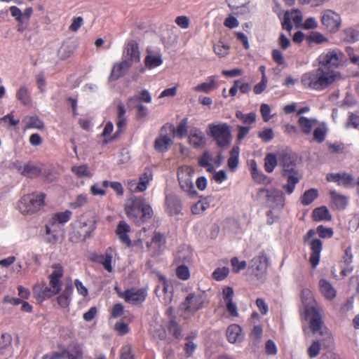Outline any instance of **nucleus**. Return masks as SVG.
I'll use <instances>...</instances> for the list:
<instances>
[{"label":"nucleus","instance_id":"nucleus-1","mask_svg":"<svg viewBox=\"0 0 359 359\" xmlns=\"http://www.w3.org/2000/svg\"><path fill=\"white\" fill-rule=\"evenodd\" d=\"M343 53L333 50L319 57V67L302 76L301 83L306 88L322 90L330 86L339 76L332 68L337 67L342 60Z\"/></svg>","mask_w":359,"mask_h":359},{"label":"nucleus","instance_id":"nucleus-2","mask_svg":"<svg viewBox=\"0 0 359 359\" xmlns=\"http://www.w3.org/2000/svg\"><path fill=\"white\" fill-rule=\"evenodd\" d=\"M301 297L312 332L318 334L323 337V339L330 338V333L323 320L322 310L318 306L311 292L309 289H303Z\"/></svg>","mask_w":359,"mask_h":359},{"label":"nucleus","instance_id":"nucleus-3","mask_svg":"<svg viewBox=\"0 0 359 359\" xmlns=\"http://www.w3.org/2000/svg\"><path fill=\"white\" fill-rule=\"evenodd\" d=\"M278 158L283 167L282 176L287 182L283 189L287 194H291L302 177L297 165V156L291 151L284 150L278 154Z\"/></svg>","mask_w":359,"mask_h":359},{"label":"nucleus","instance_id":"nucleus-4","mask_svg":"<svg viewBox=\"0 0 359 359\" xmlns=\"http://www.w3.org/2000/svg\"><path fill=\"white\" fill-rule=\"evenodd\" d=\"M125 212L128 217L137 224L149 220L153 215L151 206L141 197L131 196L125 204Z\"/></svg>","mask_w":359,"mask_h":359},{"label":"nucleus","instance_id":"nucleus-5","mask_svg":"<svg viewBox=\"0 0 359 359\" xmlns=\"http://www.w3.org/2000/svg\"><path fill=\"white\" fill-rule=\"evenodd\" d=\"M53 268L54 270L49 276L50 287L43 285L41 290L36 294L37 299L40 301L51 297L59 293L61 290L60 278L63 276L62 267L59 264H54Z\"/></svg>","mask_w":359,"mask_h":359},{"label":"nucleus","instance_id":"nucleus-6","mask_svg":"<svg viewBox=\"0 0 359 359\" xmlns=\"http://www.w3.org/2000/svg\"><path fill=\"white\" fill-rule=\"evenodd\" d=\"M45 196L43 193L25 195L18 203L20 212L23 215L35 213L44 205Z\"/></svg>","mask_w":359,"mask_h":359},{"label":"nucleus","instance_id":"nucleus-7","mask_svg":"<svg viewBox=\"0 0 359 359\" xmlns=\"http://www.w3.org/2000/svg\"><path fill=\"white\" fill-rule=\"evenodd\" d=\"M210 135L216 141L218 147L226 148L231 142L230 127L227 123L210 124Z\"/></svg>","mask_w":359,"mask_h":359},{"label":"nucleus","instance_id":"nucleus-8","mask_svg":"<svg viewBox=\"0 0 359 359\" xmlns=\"http://www.w3.org/2000/svg\"><path fill=\"white\" fill-rule=\"evenodd\" d=\"M203 306L201 297L190 293L180 306V316L184 319L191 318Z\"/></svg>","mask_w":359,"mask_h":359},{"label":"nucleus","instance_id":"nucleus-9","mask_svg":"<svg viewBox=\"0 0 359 359\" xmlns=\"http://www.w3.org/2000/svg\"><path fill=\"white\" fill-rule=\"evenodd\" d=\"M78 228V230L74 231L70 235L69 239L74 243L84 241L90 237V233L95 229V220L93 217L87 218L82 216L79 220Z\"/></svg>","mask_w":359,"mask_h":359},{"label":"nucleus","instance_id":"nucleus-10","mask_svg":"<svg viewBox=\"0 0 359 359\" xmlns=\"http://www.w3.org/2000/svg\"><path fill=\"white\" fill-rule=\"evenodd\" d=\"M194 172V169L188 165L179 168L177 171V178L180 187L190 196H194L196 194L192 182V176Z\"/></svg>","mask_w":359,"mask_h":359},{"label":"nucleus","instance_id":"nucleus-11","mask_svg":"<svg viewBox=\"0 0 359 359\" xmlns=\"http://www.w3.org/2000/svg\"><path fill=\"white\" fill-rule=\"evenodd\" d=\"M269 265V261L266 254L261 252L250 261L249 270L257 279H264Z\"/></svg>","mask_w":359,"mask_h":359},{"label":"nucleus","instance_id":"nucleus-12","mask_svg":"<svg viewBox=\"0 0 359 359\" xmlns=\"http://www.w3.org/2000/svg\"><path fill=\"white\" fill-rule=\"evenodd\" d=\"M321 22L327 31L335 33L340 28L341 19L339 14L327 9L321 13Z\"/></svg>","mask_w":359,"mask_h":359},{"label":"nucleus","instance_id":"nucleus-13","mask_svg":"<svg viewBox=\"0 0 359 359\" xmlns=\"http://www.w3.org/2000/svg\"><path fill=\"white\" fill-rule=\"evenodd\" d=\"M260 193L265 194L266 203L273 208H281L284 206V195L278 189H262Z\"/></svg>","mask_w":359,"mask_h":359},{"label":"nucleus","instance_id":"nucleus-14","mask_svg":"<svg viewBox=\"0 0 359 359\" xmlns=\"http://www.w3.org/2000/svg\"><path fill=\"white\" fill-rule=\"evenodd\" d=\"M153 179V172L151 169L146 168L143 174L140 177L138 183L135 180L129 182L130 189L135 192H142L147 188V185Z\"/></svg>","mask_w":359,"mask_h":359},{"label":"nucleus","instance_id":"nucleus-15","mask_svg":"<svg viewBox=\"0 0 359 359\" xmlns=\"http://www.w3.org/2000/svg\"><path fill=\"white\" fill-rule=\"evenodd\" d=\"M129 304H137L143 302L147 297L144 289H130L126 290L121 296Z\"/></svg>","mask_w":359,"mask_h":359},{"label":"nucleus","instance_id":"nucleus-16","mask_svg":"<svg viewBox=\"0 0 359 359\" xmlns=\"http://www.w3.org/2000/svg\"><path fill=\"white\" fill-rule=\"evenodd\" d=\"M165 238L159 232H154L151 242L147 243V247L155 255H158L165 248Z\"/></svg>","mask_w":359,"mask_h":359},{"label":"nucleus","instance_id":"nucleus-17","mask_svg":"<svg viewBox=\"0 0 359 359\" xmlns=\"http://www.w3.org/2000/svg\"><path fill=\"white\" fill-rule=\"evenodd\" d=\"M123 58L130 61V63L138 62L140 60V54L138 44L135 41L128 43L123 52Z\"/></svg>","mask_w":359,"mask_h":359},{"label":"nucleus","instance_id":"nucleus-18","mask_svg":"<svg viewBox=\"0 0 359 359\" xmlns=\"http://www.w3.org/2000/svg\"><path fill=\"white\" fill-rule=\"evenodd\" d=\"M132 65L133 64L130 61L124 58L121 62L116 63L111 71L110 80H117L124 76Z\"/></svg>","mask_w":359,"mask_h":359},{"label":"nucleus","instance_id":"nucleus-19","mask_svg":"<svg viewBox=\"0 0 359 359\" xmlns=\"http://www.w3.org/2000/svg\"><path fill=\"white\" fill-rule=\"evenodd\" d=\"M322 241L317 238L312 240L309 243V246L311 250L309 261L313 268H316L318 264L320 252L322 251Z\"/></svg>","mask_w":359,"mask_h":359},{"label":"nucleus","instance_id":"nucleus-20","mask_svg":"<svg viewBox=\"0 0 359 359\" xmlns=\"http://www.w3.org/2000/svg\"><path fill=\"white\" fill-rule=\"evenodd\" d=\"M297 123L300 131L306 135H310L318 124V121L314 118H307L306 116H299L297 121Z\"/></svg>","mask_w":359,"mask_h":359},{"label":"nucleus","instance_id":"nucleus-21","mask_svg":"<svg viewBox=\"0 0 359 359\" xmlns=\"http://www.w3.org/2000/svg\"><path fill=\"white\" fill-rule=\"evenodd\" d=\"M10 11L12 16H13L18 22V31L23 32L28 27L29 19L25 18V16L22 14L21 10L17 6H11Z\"/></svg>","mask_w":359,"mask_h":359},{"label":"nucleus","instance_id":"nucleus-22","mask_svg":"<svg viewBox=\"0 0 359 359\" xmlns=\"http://www.w3.org/2000/svg\"><path fill=\"white\" fill-rule=\"evenodd\" d=\"M189 140L195 148L203 147L205 144V135L198 128L191 130Z\"/></svg>","mask_w":359,"mask_h":359},{"label":"nucleus","instance_id":"nucleus-23","mask_svg":"<svg viewBox=\"0 0 359 359\" xmlns=\"http://www.w3.org/2000/svg\"><path fill=\"white\" fill-rule=\"evenodd\" d=\"M66 358L68 359H83V351L81 344L72 342L65 348Z\"/></svg>","mask_w":359,"mask_h":359},{"label":"nucleus","instance_id":"nucleus-24","mask_svg":"<svg viewBox=\"0 0 359 359\" xmlns=\"http://www.w3.org/2000/svg\"><path fill=\"white\" fill-rule=\"evenodd\" d=\"M129 231L130 226L124 221H121L118 223L116 229V233L121 243L127 246H130L131 245V241L128 235Z\"/></svg>","mask_w":359,"mask_h":359},{"label":"nucleus","instance_id":"nucleus-25","mask_svg":"<svg viewBox=\"0 0 359 359\" xmlns=\"http://www.w3.org/2000/svg\"><path fill=\"white\" fill-rule=\"evenodd\" d=\"M226 337L230 343L241 341L243 339L241 327L236 324L229 325L226 330Z\"/></svg>","mask_w":359,"mask_h":359},{"label":"nucleus","instance_id":"nucleus-26","mask_svg":"<svg viewBox=\"0 0 359 359\" xmlns=\"http://www.w3.org/2000/svg\"><path fill=\"white\" fill-rule=\"evenodd\" d=\"M162 62V56L160 53H153L151 51L147 50V55L144 59V64L147 68H155L160 66Z\"/></svg>","mask_w":359,"mask_h":359},{"label":"nucleus","instance_id":"nucleus-27","mask_svg":"<svg viewBox=\"0 0 359 359\" xmlns=\"http://www.w3.org/2000/svg\"><path fill=\"white\" fill-rule=\"evenodd\" d=\"M168 210L170 215H176L181 212L182 203L179 198L175 196L166 198Z\"/></svg>","mask_w":359,"mask_h":359},{"label":"nucleus","instance_id":"nucleus-28","mask_svg":"<svg viewBox=\"0 0 359 359\" xmlns=\"http://www.w3.org/2000/svg\"><path fill=\"white\" fill-rule=\"evenodd\" d=\"M319 287L321 293L327 299H332L336 296V290L330 283L325 279L319 281Z\"/></svg>","mask_w":359,"mask_h":359},{"label":"nucleus","instance_id":"nucleus-29","mask_svg":"<svg viewBox=\"0 0 359 359\" xmlns=\"http://www.w3.org/2000/svg\"><path fill=\"white\" fill-rule=\"evenodd\" d=\"M158 278L161 284L156 286L155 293L157 297H161V294L167 293L168 292H173L172 285H170L165 276L162 274H158Z\"/></svg>","mask_w":359,"mask_h":359},{"label":"nucleus","instance_id":"nucleus-30","mask_svg":"<svg viewBox=\"0 0 359 359\" xmlns=\"http://www.w3.org/2000/svg\"><path fill=\"white\" fill-rule=\"evenodd\" d=\"M330 194L332 202L337 209L342 210L346 207L348 201L347 196L341 195L336 191H331Z\"/></svg>","mask_w":359,"mask_h":359},{"label":"nucleus","instance_id":"nucleus-31","mask_svg":"<svg viewBox=\"0 0 359 359\" xmlns=\"http://www.w3.org/2000/svg\"><path fill=\"white\" fill-rule=\"evenodd\" d=\"M94 260L97 262L102 264L104 268L111 272L112 270V267L111 265L112 260V255L111 249H107L104 255H97Z\"/></svg>","mask_w":359,"mask_h":359},{"label":"nucleus","instance_id":"nucleus-32","mask_svg":"<svg viewBox=\"0 0 359 359\" xmlns=\"http://www.w3.org/2000/svg\"><path fill=\"white\" fill-rule=\"evenodd\" d=\"M172 143V141L169 136L167 135H161V137L156 139L154 148L158 151L165 152L168 149Z\"/></svg>","mask_w":359,"mask_h":359},{"label":"nucleus","instance_id":"nucleus-33","mask_svg":"<svg viewBox=\"0 0 359 359\" xmlns=\"http://www.w3.org/2000/svg\"><path fill=\"white\" fill-rule=\"evenodd\" d=\"M73 292V286L67 285L62 293L57 297V302L62 308H66L69 306L71 301V295Z\"/></svg>","mask_w":359,"mask_h":359},{"label":"nucleus","instance_id":"nucleus-34","mask_svg":"<svg viewBox=\"0 0 359 359\" xmlns=\"http://www.w3.org/2000/svg\"><path fill=\"white\" fill-rule=\"evenodd\" d=\"M327 128L325 123H322L319 126H316L313 133V140L317 143H322L325 140Z\"/></svg>","mask_w":359,"mask_h":359},{"label":"nucleus","instance_id":"nucleus-35","mask_svg":"<svg viewBox=\"0 0 359 359\" xmlns=\"http://www.w3.org/2000/svg\"><path fill=\"white\" fill-rule=\"evenodd\" d=\"M208 82L201 83L193 88L195 92L208 93L217 88L216 82L213 77L208 78Z\"/></svg>","mask_w":359,"mask_h":359},{"label":"nucleus","instance_id":"nucleus-36","mask_svg":"<svg viewBox=\"0 0 359 359\" xmlns=\"http://www.w3.org/2000/svg\"><path fill=\"white\" fill-rule=\"evenodd\" d=\"M313 218L315 221H329L332 216L329 210L325 206L316 208L313 212Z\"/></svg>","mask_w":359,"mask_h":359},{"label":"nucleus","instance_id":"nucleus-37","mask_svg":"<svg viewBox=\"0 0 359 359\" xmlns=\"http://www.w3.org/2000/svg\"><path fill=\"white\" fill-rule=\"evenodd\" d=\"M41 173V170L38 166L33 163H28L24 165L22 175L29 178H34L39 176Z\"/></svg>","mask_w":359,"mask_h":359},{"label":"nucleus","instance_id":"nucleus-38","mask_svg":"<svg viewBox=\"0 0 359 359\" xmlns=\"http://www.w3.org/2000/svg\"><path fill=\"white\" fill-rule=\"evenodd\" d=\"M212 161L211 154L208 151H205L198 158V165L202 168H205L208 172H212L215 170Z\"/></svg>","mask_w":359,"mask_h":359},{"label":"nucleus","instance_id":"nucleus-39","mask_svg":"<svg viewBox=\"0 0 359 359\" xmlns=\"http://www.w3.org/2000/svg\"><path fill=\"white\" fill-rule=\"evenodd\" d=\"M239 152L240 149L238 146H234L230 151V156L228 159V166L232 171H234L238 165Z\"/></svg>","mask_w":359,"mask_h":359},{"label":"nucleus","instance_id":"nucleus-40","mask_svg":"<svg viewBox=\"0 0 359 359\" xmlns=\"http://www.w3.org/2000/svg\"><path fill=\"white\" fill-rule=\"evenodd\" d=\"M17 99L24 105H27L31 102V97L28 88L22 86L16 92Z\"/></svg>","mask_w":359,"mask_h":359},{"label":"nucleus","instance_id":"nucleus-41","mask_svg":"<svg viewBox=\"0 0 359 359\" xmlns=\"http://www.w3.org/2000/svg\"><path fill=\"white\" fill-rule=\"evenodd\" d=\"M250 0H226L229 6L231 9H241V13L236 12V14L244 13L248 12L246 5L248 4Z\"/></svg>","mask_w":359,"mask_h":359},{"label":"nucleus","instance_id":"nucleus-42","mask_svg":"<svg viewBox=\"0 0 359 359\" xmlns=\"http://www.w3.org/2000/svg\"><path fill=\"white\" fill-rule=\"evenodd\" d=\"M278 164L277 156L274 154H267L264 158L265 170L270 173L272 172Z\"/></svg>","mask_w":359,"mask_h":359},{"label":"nucleus","instance_id":"nucleus-43","mask_svg":"<svg viewBox=\"0 0 359 359\" xmlns=\"http://www.w3.org/2000/svg\"><path fill=\"white\" fill-rule=\"evenodd\" d=\"M26 123V128H36L39 130L44 128V124L37 116H27L23 119Z\"/></svg>","mask_w":359,"mask_h":359},{"label":"nucleus","instance_id":"nucleus-44","mask_svg":"<svg viewBox=\"0 0 359 359\" xmlns=\"http://www.w3.org/2000/svg\"><path fill=\"white\" fill-rule=\"evenodd\" d=\"M172 132L175 135L180 138L187 136L188 133V121L187 118H183L178 124L176 129L172 128Z\"/></svg>","mask_w":359,"mask_h":359},{"label":"nucleus","instance_id":"nucleus-45","mask_svg":"<svg viewBox=\"0 0 359 359\" xmlns=\"http://www.w3.org/2000/svg\"><path fill=\"white\" fill-rule=\"evenodd\" d=\"M317 197V189H310L304 193L301 198V202L304 205H308L311 204Z\"/></svg>","mask_w":359,"mask_h":359},{"label":"nucleus","instance_id":"nucleus-46","mask_svg":"<svg viewBox=\"0 0 359 359\" xmlns=\"http://www.w3.org/2000/svg\"><path fill=\"white\" fill-rule=\"evenodd\" d=\"M12 344V336L8 333H3L0 339V353H5Z\"/></svg>","mask_w":359,"mask_h":359},{"label":"nucleus","instance_id":"nucleus-47","mask_svg":"<svg viewBox=\"0 0 359 359\" xmlns=\"http://www.w3.org/2000/svg\"><path fill=\"white\" fill-rule=\"evenodd\" d=\"M139 101H142L147 103L151 102V97L149 92L147 90H142L138 95L130 97L128 100V104H133L135 102L138 103Z\"/></svg>","mask_w":359,"mask_h":359},{"label":"nucleus","instance_id":"nucleus-48","mask_svg":"<svg viewBox=\"0 0 359 359\" xmlns=\"http://www.w3.org/2000/svg\"><path fill=\"white\" fill-rule=\"evenodd\" d=\"M339 185L344 187H353L355 186V179L353 176L347 172L340 173V180Z\"/></svg>","mask_w":359,"mask_h":359},{"label":"nucleus","instance_id":"nucleus-49","mask_svg":"<svg viewBox=\"0 0 359 359\" xmlns=\"http://www.w3.org/2000/svg\"><path fill=\"white\" fill-rule=\"evenodd\" d=\"M214 52L219 57H224L229 53V46L219 41L214 46Z\"/></svg>","mask_w":359,"mask_h":359},{"label":"nucleus","instance_id":"nucleus-50","mask_svg":"<svg viewBox=\"0 0 359 359\" xmlns=\"http://www.w3.org/2000/svg\"><path fill=\"white\" fill-rule=\"evenodd\" d=\"M236 116L237 118L241 120L243 123L246 125H250L253 123L256 120V114L254 112H251L248 114H244L241 111H237L236 113Z\"/></svg>","mask_w":359,"mask_h":359},{"label":"nucleus","instance_id":"nucleus-51","mask_svg":"<svg viewBox=\"0 0 359 359\" xmlns=\"http://www.w3.org/2000/svg\"><path fill=\"white\" fill-rule=\"evenodd\" d=\"M309 43H323L327 42V39L318 32H311L306 38Z\"/></svg>","mask_w":359,"mask_h":359},{"label":"nucleus","instance_id":"nucleus-52","mask_svg":"<svg viewBox=\"0 0 359 359\" xmlns=\"http://www.w3.org/2000/svg\"><path fill=\"white\" fill-rule=\"evenodd\" d=\"M72 216V212L69 210H66L62 212H57L53 215L52 219L55 221L58 222L60 224H64L67 222Z\"/></svg>","mask_w":359,"mask_h":359},{"label":"nucleus","instance_id":"nucleus-53","mask_svg":"<svg viewBox=\"0 0 359 359\" xmlns=\"http://www.w3.org/2000/svg\"><path fill=\"white\" fill-rule=\"evenodd\" d=\"M72 171L79 177L91 176L90 172L88 171V166L86 165L73 166L72 168Z\"/></svg>","mask_w":359,"mask_h":359},{"label":"nucleus","instance_id":"nucleus-54","mask_svg":"<svg viewBox=\"0 0 359 359\" xmlns=\"http://www.w3.org/2000/svg\"><path fill=\"white\" fill-rule=\"evenodd\" d=\"M229 269L227 267L217 268L212 273V276L217 280H224L229 274Z\"/></svg>","mask_w":359,"mask_h":359},{"label":"nucleus","instance_id":"nucleus-55","mask_svg":"<svg viewBox=\"0 0 359 359\" xmlns=\"http://www.w3.org/2000/svg\"><path fill=\"white\" fill-rule=\"evenodd\" d=\"M321 349V344L319 341H314L308 348L307 353L310 358H313L318 355Z\"/></svg>","mask_w":359,"mask_h":359},{"label":"nucleus","instance_id":"nucleus-56","mask_svg":"<svg viewBox=\"0 0 359 359\" xmlns=\"http://www.w3.org/2000/svg\"><path fill=\"white\" fill-rule=\"evenodd\" d=\"M231 264L232 266V271L236 273H239L247 266L245 261H239L237 257H233L231 260Z\"/></svg>","mask_w":359,"mask_h":359},{"label":"nucleus","instance_id":"nucleus-57","mask_svg":"<svg viewBox=\"0 0 359 359\" xmlns=\"http://www.w3.org/2000/svg\"><path fill=\"white\" fill-rule=\"evenodd\" d=\"M176 273L177 278L183 280H188L190 277L189 268L184 264H182L177 268Z\"/></svg>","mask_w":359,"mask_h":359},{"label":"nucleus","instance_id":"nucleus-58","mask_svg":"<svg viewBox=\"0 0 359 359\" xmlns=\"http://www.w3.org/2000/svg\"><path fill=\"white\" fill-rule=\"evenodd\" d=\"M208 207L209 204L208 203H204L200 201L192 206L191 212L194 215H199L203 213Z\"/></svg>","mask_w":359,"mask_h":359},{"label":"nucleus","instance_id":"nucleus-59","mask_svg":"<svg viewBox=\"0 0 359 359\" xmlns=\"http://www.w3.org/2000/svg\"><path fill=\"white\" fill-rule=\"evenodd\" d=\"M257 135L264 142H269L274 137L273 130L271 128H266L259 131Z\"/></svg>","mask_w":359,"mask_h":359},{"label":"nucleus","instance_id":"nucleus-60","mask_svg":"<svg viewBox=\"0 0 359 359\" xmlns=\"http://www.w3.org/2000/svg\"><path fill=\"white\" fill-rule=\"evenodd\" d=\"M317 233L321 238H331L333 235V230L332 228H326L323 225H320L317 227Z\"/></svg>","mask_w":359,"mask_h":359},{"label":"nucleus","instance_id":"nucleus-61","mask_svg":"<svg viewBox=\"0 0 359 359\" xmlns=\"http://www.w3.org/2000/svg\"><path fill=\"white\" fill-rule=\"evenodd\" d=\"M128 104L131 105L133 107L137 108V116L138 118H142L147 116V114H148L147 108L145 106L140 104L137 102H135L133 104Z\"/></svg>","mask_w":359,"mask_h":359},{"label":"nucleus","instance_id":"nucleus-62","mask_svg":"<svg viewBox=\"0 0 359 359\" xmlns=\"http://www.w3.org/2000/svg\"><path fill=\"white\" fill-rule=\"evenodd\" d=\"M120 359H134L130 345L128 344L122 347L121 350Z\"/></svg>","mask_w":359,"mask_h":359},{"label":"nucleus","instance_id":"nucleus-63","mask_svg":"<svg viewBox=\"0 0 359 359\" xmlns=\"http://www.w3.org/2000/svg\"><path fill=\"white\" fill-rule=\"evenodd\" d=\"M225 303L226 310L229 313L230 316L232 317H237L238 316V312L236 303H234L233 300L231 299Z\"/></svg>","mask_w":359,"mask_h":359},{"label":"nucleus","instance_id":"nucleus-64","mask_svg":"<svg viewBox=\"0 0 359 359\" xmlns=\"http://www.w3.org/2000/svg\"><path fill=\"white\" fill-rule=\"evenodd\" d=\"M175 23L182 29H187L189 27L190 20L188 17L184 15L178 16L175 19Z\"/></svg>","mask_w":359,"mask_h":359}]
</instances>
